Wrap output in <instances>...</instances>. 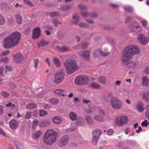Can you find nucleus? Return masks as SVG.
Returning <instances> with one entry per match:
<instances>
[{"label": "nucleus", "mask_w": 149, "mask_h": 149, "mask_svg": "<svg viewBox=\"0 0 149 149\" xmlns=\"http://www.w3.org/2000/svg\"><path fill=\"white\" fill-rule=\"evenodd\" d=\"M139 47L136 45H129L125 48L121 57V60L123 65H126L128 67H133L137 66L138 61L136 60L127 63L130 59L132 58L134 54L139 53Z\"/></svg>", "instance_id": "nucleus-1"}, {"label": "nucleus", "mask_w": 149, "mask_h": 149, "mask_svg": "<svg viewBox=\"0 0 149 149\" xmlns=\"http://www.w3.org/2000/svg\"><path fill=\"white\" fill-rule=\"evenodd\" d=\"M21 38V34L17 31H15L7 36L3 40V45L5 48H9L16 45Z\"/></svg>", "instance_id": "nucleus-2"}, {"label": "nucleus", "mask_w": 149, "mask_h": 149, "mask_svg": "<svg viewBox=\"0 0 149 149\" xmlns=\"http://www.w3.org/2000/svg\"><path fill=\"white\" fill-rule=\"evenodd\" d=\"M57 136V133L54 130H47L43 138L44 143L48 146L52 145L56 141Z\"/></svg>", "instance_id": "nucleus-3"}, {"label": "nucleus", "mask_w": 149, "mask_h": 149, "mask_svg": "<svg viewBox=\"0 0 149 149\" xmlns=\"http://www.w3.org/2000/svg\"><path fill=\"white\" fill-rule=\"evenodd\" d=\"M64 65L67 72L69 74L73 73L78 68L76 63L72 60L71 57L67 59L65 62Z\"/></svg>", "instance_id": "nucleus-4"}, {"label": "nucleus", "mask_w": 149, "mask_h": 149, "mask_svg": "<svg viewBox=\"0 0 149 149\" xmlns=\"http://www.w3.org/2000/svg\"><path fill=\"white\" fill-rule=\"evenodd\" d=\"M65 76L64 70L61 69L54 74L53 79L54 82L56 84H59L63 80Z\"/></svg>", "instance_id": "nucleus-5"}, {"label": "nucleus", "mask_w": 149, "mask_h": 149, "mask_svg": "<svg viewBox=\"0 0 149 149\" xmlns=\"http://www.w3.org/2000/svg\"><path fill=\"white\" fill-rule=\"evenodd\" d=\"M88 81V77L84 75H81L77 77L75 80V84L80 86H84L87 85Z\"/></svg>", "instance_id": "nucleus-6"}, {"label": "nucleus", "mask_w": 149, "mask_h": 149, "mask_svg": "<svg viewBox=\"0 0 149 149\" xmlns=\"http://www.w3.org/2000/svg\"><path fill=\"white\" fill-rule=\"evenodd\" d=\"M111 104L112 107L116 109H121L123 105L120 100L116 97H114L111 99Z\"/></svg>", "instance_id": "nucleus-7"}, {"label": "nucleus", "mask_w": 149, "mask_h": 149, "mask_svg": "<svg viewBox=\"0 0 149 149\" xmlns=\"http://www.w3.org/2000/svg\"><path fill=\"white\" fill-rule=\"evenodd\" d=\"M69 140V136L68 135H64L62 136L58 142V146L63 147L67 145Z\"/></svg>", "instance_id": "nucleus-8"}, {"label": "nucleus", "mask_w": 149, "mask_h": 149, "mask_svg": "<svg viewBox=\"0 0 149 149\" xmlns=\"http://www.w3.org/2000/svg\"><path fill=\"white\" fill-rule=\"evenodd\" d=\"M100 130H96L93 132L92 134V139L93 144L96 145L98 142L99 137L101 134Z\"/></svg>", "instance_id": "nucleus-9"}, {"label": "nucleus", "mask_w": 149, "mask_h": 149, "mask_svg": "<svg viewBox=\"0 0 149 149\" xmlns=\"http://www.w3.org/2000/svg\"><path fill=\"white\" fill-rule=\"evenodd\" d=\"M57 44V41L56 40L54 41L53 43V47L56 48V49L59 50V51L61 52H66L68 50L69 48L67 47L63 46L60 47L58 46H56V44Z\"/></svg>", "instance_id": "nucleus-10"}, {"label": "nucleus", "mask_w": 149, "mask_h": 149, "mask_svg": "<svg viewBox=\"0 0 149 149\" xmlns=\"http://www.w3.org/2000/svg\"><path fill=\"white\" fill-rule=\"evenodd\" d=\"M138 40L142 45H145L147 43L148 39L143 35L140 34L138 37Z\"/></svg>", "instance_id": "nucleus-11"}, {"label": "nucleus", "mask_w": 149, "mask_h": 149, "mask_svg": "<svg viewBox=\"0 0 149 149\" xmlns=\"http://www.w3.org/2000/svg\"><path fill=\"white\" fill-rule=\"evenodd\" d=\"M109 54V52L105 53L99 49L95 50L93 53L94 56L96 57L98 56L99 55L102 56H108Z\"/></svg>", "instance_id": "nucleus-12"}, {"label": "nucleus", "mask_w": 149, "mask_h": 149, "mask_svg": "<svg viewBox=\"0 0 149 149\" xmlns=\"http://www.w3.org/2000/svg\"><path fill=\"white\" fill-rule=\"evenodd\" d=\"M131 31L134 32L140 31L141 29V27L139 26L136 22L133 23L130 27Z\"/></svg>", "instance_id": "nucleus-13"}, {"label": "nucleus", "mask_w": 149, "mask_h": 149, "mask_svg": "<svg viewBox=\"0 0 149 149\" xmlns=\"http://www.w3.org/2000/svg\"><path fill=\"white\" fill-rule=\"evenodd\" d=\"M78 54L85 60H88L89 56V52L88 51L78 52Z\"/></svg>", "instance_id": "nucleus-14"}, {"label": "nucleus", "mask_w": 149, "mask_h": 149, "mask_svg": "<svg viewBox=\"0 0 149 149\" xmlns=\"http://www.w3.org/2000/svg\"><path fill=\"white\" fill-rule=\"evenodd\" d=\"M93 122H75V125L76 127L85 126L87 125L89 126L90 125L93 124Z\"/></svg>", "instance_id": "nucleus-15"}, {"label": "nucleus", "mask_w": 149, "mask_h": 149, "mask_svg": "<svg viewBox=\"0 0 149 149\" xmlns=\"http://www.w3.org/2000/svg\"><path fill=\"white\" fill-rule=\"evenodd\" d=\"M40 28L37 27L35 28L33 31V37L34 39L37 38L40 35Z\"/></svg>", "instance_id": "nucleus-16"}, {"label": "nucleus", "mask_w": 149, "mask_h": 149, "mask_svg": "<svg viewBox=\"0 0 149 149\" xmlns=\"http://www.w3.org/2000/svg\"><path fill=\"white\" fill-rule=\"evenodd\" d=\"M13 57L15 61L17 63L20 62L24 59L22 55L20 53L17 54H16L14 55Z\"/></svg>", "instance_id": "nucleus-17"}, {"label": "nucleus", "mask_w": 149, "mask_h": 149, "mask_svg": "<svg viewBox=\"0 0 149 149\" xmlns=\"http://www.w3.org/2000/svg\"><path fill=\"white\" fill-rule=\"evenodd\" d=\"M98 79L99 82L102 84L105 85L107 83V78L104 76H101L98 77Z\"/></svg>", "instance_id": "nucleus-18"}, {"label": "nucleus", "mask_w": 149, "mask_h": 149, "mask_svg": "<svg viewBox=\"0 0 149 149\" xmlns=\"http://www.w3.org/2000/svg\"><path fill=\"white\" fill-rule=\"evenodd\" d=\"M9 124L10 127L13 130L16 129L19 125L18 122H9Z\"/></svg>", "instance_id": "nucleus-19"}, {"label": "nucleus", "mask_w": 149, "mask_h": 149, "mask_svg": "<svg viewBox=\"0 0 149 149\" xmlns=\"http://www.w3.org/2000/svg\"><path fill=\"white\" fill-rule=\"evenodd\" d=\"M142 84L143 86L146 87L149 86V80L146 76L143 77L142 78Z\"/></svg>", "instance_id": "nucleus-20"}, {"label": "nucleus", "mask_w": 149, "mask_h": 149, "mask_svg": "<svg viewBox=\"0 0 149 149\" xmlns=\"http://www.w3.org/2000/svg\"><path fill=\"white\" fill-rule=\"evenodd\" d=\"M54 92L58 95L64 96V91L63 89H57L54 91Z\"/></svg>", "instance_id": "nucleus-21"}, {"label": "nucleus", "mask_w": 149, "mask_h": 149, "mask_svg": "<svg viewBox=\"0 0 149 149\" xmlns=\"http://www.w3.org/2000/svg\"><path fill=\"white\" fill-rule=\"evenodd\" d=\"M143 106V104L141 102H139L137 106V109L138 111L140 112H142L144 110Z\"/></svg>", "instance_id": "nucleus-22"}, {"label": "nucleus", "mask_w": 149, "mask_h": 149, "mask_svg": "<svg viewBox=\"0 0 149 149\" xmlns=\"http://www.w3.org/2000/svg\"><path fill=\"white\" fill-rule=\"evenodd\" d=\"M14 145L16 149H24L22 144L17 141L14 142Z\"/></svg>", "instance_id": "nucleus-23"}, {"label": "nucleus", "mask_w": 149, "mask_h": 149, "mask_svg": "<svg viewBox=\"0 0 149 149\" xmlns=\"http://www.w3.org/2000/svg\"><path fill=\"white\" fill-rule=\"evenodd\" d=\"M116 121H127V117L125 116H119L116 118Z\"/></svg>", "instance_id": "nucleus-24"}, {"label": "nucleus", "mask_w": 149, "mask_h": 149, "mask_svg": "<svg viewBox=\"0 0 149 149\" xmlns=\"http://www.w3.org/2000/svg\"><path fill=\"white\" fill-rule=\"evenodd\" d=\"M15 20L18 24H22V18L21 16L18 14H16L15 15Z\"/></svg>", "instance_id": "nucleus-25"}, {"label": "nucleus", "mask_w": 149, "mask_h": 149, "mask_svg": "<svg viewBox=\"0 0 149 149\" xmlns=\"http://www.w3.org/2000/svg\"><path fill=\"white\" fill-rule=\"evenodd\" d=\"M50 125V122H40L39 125L40 127H45Z\"/></svg>", "instance_id": "nucleus-26"}, {"label": "nucleus", "mask_w": 149, "mask_h": 149, "mask_svg": "<svg viewBox=\"0 0 149 149\" xmlns=\"http://www.w3.org/2000/svg\"><path fill=\"white\" fill-rule=\"evenodd\" d=\"M53 62L56 67H59L61 65V63L59 59L55 57L53 58Z\"/></svg>", "instance_id": "nucleus-27"}, {"label": "nucleus", "mask_w": 149, "mask_h": 149, "mask_svg": "<svg viewBox=\"0 0 149 149\" xmlns=\"http://www.w3.org/2000/svg\"><path fill=\"white\" fill-rule=\"evenodd\" d=\"M49 44V42L45 40H42L38 43V46L39 47H43Z\"/></svg>", "instance_id": "nucleus-28"}, {"label": "nucleus", "mask_w": 149, "mask_h": 149, "mask_svg": "<svg viewBox=\"0 0 149 149\" xmlns=\"http://www.w3.org/2000/svg\"><path fill=\"white\" fill-rule=\"evenodd\" d=\"M41 133H42L41 131H37L33 134V136L34 139H37L38 138L40 137Z\"/></svg>", "instance_id": "nucleus-29"}, {"label": "nucleus", "mask_w": 149, "mask_h": 149, "mask_svg": "<svg viewBox=\"0 0 149 149\" xmlns=\"http://www.w3.org/2000/svg\"><path fill=\"white\" fill-rule=\"evenodd\" d=\"M90 86L94 88L98 89L100 88V85L95 82H92L90 84Z\"/></svg>", "instance_id": "nucleus-30"}, {"label": "nucleus", "mask_w": 149, "mask_h": 149, "mask_svg": "<svg viewBox=\"0 0 149 149\" xmlns=\"http://www.w3.org/2000/svg\"><path fill=\"white\" fill-rule=\"evenodd\" d=\"M72 6L70 5H65L62 6L61 8V10L63 11H67L72 9Z\"/></svg>", "instance_id": "nucleus-31"}, {"label": "nucleus", "mask_w": 149, "mask_h": 149, "mask_svg": "<svg viewBox=\"0 0 149 149\" xmlns=\"http://www.w3.org/2000/svg\"><path fill=\"white\" fill-rule=\"evenodd\" d=\"M49 102L52 104L56 105L58 103V100L56 98H52L49 100Z\"/></svg>", "instance_id": "nucleus-32"}, {"label": "nucleus", "mask_w": 149, "mask_h": 149, "mask_svg": "<svg viewBox=\"0 0 149 149\" xmlns=\"http://www.w3.org/2000/svg\"><path fill=\"white\" fill-rule=\"evenodd\" d=\"M36 107V105L34 103H31L28 104L26 107L27 109H32L35 108Z\"/></svg>", "instance_id": "nucleus-33"}, {"label": "nucleus", "mask_w": 149, "mask_h": 149, "mask_svg": "<svg viewBox=\"0 0 149 149\" xmlns=\"http://www.w3.org/2000/svg\"><path fill=\"white\" fill-rule=\"evenodd\" d=\"M77 116V114L73 112H71L70 113V118L72 120H74Z\"/></svg>", "instance_id": "nucleus-34"}, {"label": "nucleus", "mask_w": 149, "mask_h": 149, "mask_svg": "<svg viewBox=\"0 0 149 149\" xmlns=\"http://www.w3.org/2000/svg\"><path fill=\"white\" fill-rule=\"evenodd\" d=\"M125 122H114V126H122L125 124L126 123H125Z\"/></svg>", "instance_id": "nucleus-35"}, {"label": "nucleus", "mask_w": 149, "mask_h": 149, "mask_svg": "<svg viewBox=\"0 0 149 149\" xmlns=\"http://www.w3.org/2000/svg\"><path fill=\"white\" fill-rule=\"evenodd\" d=\"M73 19L74 21L73 22L74 24H76L79 22V17L78 15L76 14L73 16Z\"/></svg>", "instance_id": "nucleus-36"}, {"label": "nucleus", "mask_w": 149, "mask_h": 149, "mask_svg": "<svg viewBox=\"0 0 149 149\" xmlns=\"http://www.w3.org/2000/svg\"><path fill=\"white\" fill-rule=\"evenodd\" d=\"M63 120V119L59 116H55L54 117L52 118V121H62Z\"/></svg>", "instance_id": "nucleus-37"}, {"label": "nucleus", "mask_w": 149, "mask_h": 149, "mask_svg": "<svg viewBox=\"0 0 149 149\" xmlns=\"http://www.w3.org/2000/svg\"><path fill=\"white\" fill-rule=\"evenodd\" d=\"M60 14L59 13L56 12H53L50 13V16L52 17L58 16L60 15Z\"/></svg>", "instance_id": "nucleus-38"}, {"label": "nucleus", "mask_w": 149, "mask_h": 149, "mask_svg": "<svg viewBox=\"0 0 149 149\" xmlns=\"http://www.w3.org/2000/svg\"><path fill=\"white\" fill-rule=\"evenodd\" d=\"M24 3L29 6L32 7L33 5L32 2L29 0H24Z\"/></svg>", "instance_id": "nucleus-39"}, {"label": "nucleus", "mask_w": 149, "mask_h": 149, "mask_svg": "<svg viewBox=\"0 0 149 149\" xmlns=\"http://www.w3.org/2000/svg\"><path fill=\"white\" fill-rule=\"evenodd\" d=\"M39 63V60L38 59H35L33 61L34 67L36 69H37Z\"/></svg>", "instance_id": "nucleus-40"}, {"label": "nucleus", "mask_w": 149, "mask_h": 149, "mask_svg": "<svg viewBox=\"0 0 149 149\" xmlns=\"http://www.w3.org/2000/svg\"><path fill=\"white\" fill-rule=\"evenodd\" d=\"M40 115L41 116H44L47 113V112L43 110H40Z\"/></svg>", "instance_id": "nucleus-41"}, {"label": "nucleus", "mask_w": 149, "mask_h": 149, "mask_svg": "<svg viewBox=\"0 0 149 149\" xmlns=\"http://www.w3.org/2000/svg\"><path fill=\"white\" fill-rule=\"evenodd\" d=\"M1 95L4 97H7L10 94L8 92L3 91L1 93Z\"/></svg>", "instance_id": "nucleus-42"}, {"label": "nucleus", "mask_w": 149, "mask_h": 149, "mask_svg": "<svg viewBox=\"0 0 149 149\" xmlns=\"http://www.w3.org/2000/svg\"><path fill=\"white\" fill-rule=\"evenodd\" d=\"M124 10L129 13H131L133 11V10L132 8L130 7H126L124 8Z\"/></svg>", "instance_id": "nucleus-43"}, {"label": "nucleus", "mask_w": 149, "mask_h": 149, "mask_svg": "<svg viewBox=\"0 0 149 149\" xmlns=\"http://www.w3.org/2000/svg\"><path fill=\"white\" fill-rule=\"evenodd\" d=\"M5 22L4 18L2 15H0V24L3 25Z\"/></svg>", "instance_id": "nucleus-44"}, {"label": "nucleus", "mask_w": 149, "mask_h": 149, "mask_svg": "<svg viewBox=\"0 0 149 149\" xmlns=\"http://www.w3.org/2000/svg\"><path fill=\"white\" fill-rule=\"evenodd\" d=\"M143 97L146 100H149V93H145L143 96Z\"/></svg>", "instance_id": "nucleus-45"}, {"label": "nucleus", "mask_w": 149, "mask_h": 149, "mask_svg": "<svg viewBox=\"0 0 149 149\" xmlns=\"http://www.w3.org/2000/svg\"><path fill=\"white\" fill-rule=\"evenodd\" d=\"M0 134L4 137L6 136V134L4 130L0 127Z\"/></svg>", "instance_id": "nucleus-46"}, {"label": "nucleus", "mask_w": 149, "mask_h": 149, "mask_svg": "<svg viewBox=\"0 0 149 149\" xmlns=\"http://www.w3.org/2000/svg\"><path fill=\"white\" fill-rule=\"evenodd\" d=\"M97 121H103V118L101 116H96L94 118Z\"/></svg>", "instance_id": "nucleus-47"}, {"label": "nucleus", "mask_w": 149, "mask_h": 149, "mask_svg": "<svg viewBox=\"0 0 149 149\" xmlns=\"http://www.w3.org/2000/svg\"><path fill=\"white\" fill-rule=\"evenodd\" d=\"M32 116V113L31 112H27L25 115V118L26 119H29Z\"/></svg>", "instance_id": "nucleus-48"}, {"label": "nucleus", "mask_w": 149, "mask_h": 149, "mask_svg": "<svg viewBox=\"0 0 149 149\" xmlns=\"http://www.w3.org/2000/svg\"><path fill=\"white\" fill-rule=\"evenodd\" d=\"M52 22L55 26H57L58 24V21L57 19H53L52 20Z\"/></svg>", "instance_id": "nucleus-49"}, {"label": "nucleus", "mask_w": 149, "mask_h": 149, "mask_svg": "<svg viewBox=\"0 0 149 149\" xmlns=\"http://www.w3.org/2000/svg\"><path fill=\"white\" fill-rule=\"evenodd\" d=\"M88 45V44L87 42H84L81 45V48L83 49H85L87 47Z\"/></svg>", "instance_id": "nucleus-50"}, {"label": "nucleus", "mask_w": 149, "mask_h": 149, "mask_svg": "<svg viewBox=\"0 0 149 149\" xmlns=\"http://www.w3.org/2000/svg\"><path fill=\"white\" fill-rule=\"evenodd\" d=\"M113 131L112 130L110 129L107 130V133L109 135H111L113 134Z\"/></svg>", "instance_id": "nucleus-51"}, {"label": "nucleus", "mask_w": 149, "mask_h": 149, "mask_svg": "<svg viewBox=\"0 0 149 149\" xmlns=\"http://www.w3.org/2000/svg\"><path fill=\"white\" fill-rule=\"evenodd\" d=\"M14 22V19L13 18H9L8 20V23L10 25L13 24Z\"/></svg>", "instance_id": "nucleus-52"}, {"label": "nucleus", "mask_w": 149, "mask_h": 149, "mask_svg": "<svg viewBox=\"0 0 149 149\" xmlns=\"http://www.w3.org/2000/svg\"><path fill=\"white\" fill-rule=\"evenodd\" d=\"M6 72L7 73L9 74L8 73H7V72H10L12 70V69L10 67L6 66Z\"/></svg>", "instance_id": "nucleus-53"}, {"label": "nucleus", "mask_w": 149, "mask_h": 149, "mask_svg": "<svg viewBox=\"0 0 149 149\" xmlns=\"http://www.w3.org/2000/svg\"><path fill=\"white\" fill-rule=\"evenodd\" d=\"M79 26L81 27L86 28L88 27L87 25L83 23H81L79 24Z\"/></svg>", "instance_id": "nucleus-54"}, {"label": "nucleus", "mask_w": 149, "mask_h": 149, "mask_svg": "<svg viewBox=\"0 0 149 149\" xmlns=\"http://www.w3.org/2000/svg\"><path fill=\"white\" fill-rule=\"evenodd\" d=\"M9 53V52L8 51H6L3 52L1 54V55L2 56L8 55Z\"/></svg>", "instance_id": "nucleus-55"}, {"label": "nucleus", "mask_w": 149, "mask_h": 149, "mask_svg": "<svg viewBox=\"0 0 149 149\" xmlns=\"http://www.w3.org/2000/svg\"><path fill=\"white\" fill-rule=\"evenodd\" d=\"M79 7L80 9L82 10H86V6L82 4L79 5Z\"/></svg>", "instance_id": "nucleus-56"}, {"label": "nucleus", "mask_w": 149, "mask_h": 149, "mask_svg": "<svg viewBox=\"0 0 149 149\" xmlns=\"http://www.w3.org/2000/svg\"><path fill=\"white\" fill-rule=\"evenodd\" d=\"M144 72L147 74H149V67H146L144 69Z\"/></svg>", "instance_id": "nucleus-57"}, {"label": "nucleus", "mask_w": 149, "mask_h": 149, "mask_svg": "<svg viewBox=\"0 0 149 149\" xmlns=\"http://www.w3.org/2000/svg\"><path fill=\"white\" fill-rule=\"evenodd\" d=\"M6 106L7 107H14V108H15V105L14 104H12V103L10 102H9V103L8 104H7L6 105Z\"/></svg>", "instance_id": "nucleus-58"}, {"label": "nucleus", "mask_w": 149, "mask_h": 149, "mask_svg": "<svg viewBox=\"0 0 149 149\" xmlns=\"http://www.w3.org/2000/svg\"><path fill=\"white\" fill-rule=\"evenodd\" d=\"M8 61V59L7 58H3L0 60V61L1 62H3L4 63H6Z\"/></svg>", "instance_id": "nucleus-59"}, {"label": "nucleus", "mask_w": 149, "mask_h": 149, "mask_svg": "<svg viewBox=\"0 0 149 149\" xmlns=\"http://www.w3.org/2000/svg\"><path fill=\"white\" fill-rule=\"evenodd\" d=\"M38 122H33V123H32V127L33 128L34 130L36 128V127L37 125L38 124Z\"/></svg>", "instance_id": "nucleus-60"}, {"label": "nucleus", "mask_w": 149, "mask_h": 149, "mask_svg": "<svg viewBox=\"0 0 149 149\" xmlns=\"http://www.w3.org/2000/svg\"><path fill=\"white\" fill-rule=\"evenodd\" d=\"M141 23L142 24V25L145 27L147 25V22L145 20H142L141 22Z\"/></svg>", "instance_id": "nucleus-61"}, {"label": "nucleus", "mask_w": 149, "mask_h": 149, "mask_svg": "<svg viewBox=\"0 0 149 149\" xmlns=\"http://www.w3.org/2000/svg\"><path fill=\"white\" fill-rule=\"evenodd\" d=\"M31 29L30 28H28L24 30L25 33L26 34H29L30 31Z\"/></svg>", "instance_id": "nucleus-62"}, {"label": "nucleus", "mask_w": 149, "mask_h": 149, "mask_svg": "<svg viewBox=\"0 0 149 149\" xmlns=\"http://www.w3.org/2000/svg\"><path fill=\"white\" fill-rule=\"evenodd\" d=\"M50 108V106L48 104H45L44 106V108L45 109H48Z\"/></svg>", "instance_id": "nucleus-63"}, {"label": "nucleus", "mask_w": 149, "mask_h": 149, "mask_svg": "<svg viewBox=\"0 0 149 149\" xmlns=\"http://www.w3.org/2000/svg\"><path fill=\"white\" fill-rule=\"evenodd\" d=\"M148 124H149V122H142L141 125L142 126H146Z\"/></svg>", "instance_id": "nucleus-64"}]
</instances>
